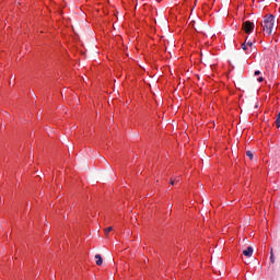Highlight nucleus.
<instances>
[{"label": "nucleus", "mask_w": 280, "mask_h": 280, "mask_svg": "<svg viewBox=\"0 0 280 280\" xmlns=\"http://www.w3.org/2000/svg\"><path fill=\"white\" fill-rule=\"evenodd\" d=\"M261 26L264 32H266V34L270 36L272 34V30H275V15H265Z\"/></svg>", "instance_id": "1"}, {"label": "nucleus", "mask_w": 280, "mask_h": 280, "mask_svg": "<svg viewBox=\"0 0 280 280\" xmlns=\"http://www.w3.org/2000/svg\"><path fill=\"white\" fill-rule=\"evenodd\" d=\"M242 30L245 32V34H253L255 30V23L245 21L243 22Z\"/></svg>", "instance_id": "2"}, {"label": "nucleus", "mask_w": 280, "mask_h": 280, "mask_svg": "<svg viewBox=\"0 0 280 280\" xmlns=\"http://www.w3.org/2000/svg\"><path fill=\"white\" fill-rule=\"evenodd\" d=\"M253 252H254L253 247L249 246L245 250H243V255L245 257H253Z\"/></svg>", "instance_id": "3"}, {"label": "nucleus", "mask_w": 280, "mask_h": 280, "mask_svg": "<svg viewBox=\"0 0 280 280\" xmlns=\"http://www.w3.org/2000/svg\"><path fill=\"white\" fill-rule=\"evenodd\" d=\"M94 258H95L96 266H102V264H104V259L102 258V255L96 254Z\"/></svg>", "instance_id": "4"}, {"label": "nucleus", "mask_w": 280, "mask_h": 280, "mask_svg": "<svg viewBox=\"0 0 280 280\" xmlns=\"http://www.w3.org/2000/svg\"><path fill=\"white\" fill-rule=\"evenodd\" d=\"M276 126H277V128H280V112H279L278 117L276 119Z\"/></svg>", "instance_id": "5"}, {"label": "nucleus", "mask_w": 280, "mask_h": 280, "mask_svg": "<svg viewBox=\"0 0 280 280\" xmlns=\"http://www.w3.org/2000/svg\"><path fill=\"white\" fill-rule=\"evenodd\" d=\"M242 50H243V51H248V46L246 45V42H244V43L242 44Z\"/></svg>", "instance_id": "6"}, {"label": "nucleus", "mask_w": 280, "mask_h": 280, "mask_svg": "<svg viewBox=\"0 0 280 280\" xmlns=\"http://www.w3.org/2000/svg\"><path fill=\"white\" fill-rule=\"evenodd\" d=\"M245 45L247 47H253V42L248 40V38L245 39Z\"/></svg>", "instance_id": "7"}, {"label": "nucleus", "mask_w": 280, "mask_h": 280, "mask_svg": "<svg viewBox=\"0 0 280 280\" xmlns=\"http://www.w3.org/2000/svg\"><path fill=\"white\" fill-rule=\"evenodd\" d=\"M246 155L248 156V159H250V161H253V151H247Z\"/></svg>", "instance_id": "8"}, {"label": "nucleus", "mask_w": 280, "mask_h": 280, "mask_svg": "<svg viewBox=\"0 0 280 280\" xmlns=\"http://www.w3.org/2000/svg\"><path fill=\"white\" fill-rule=\"evenodd\" d=\"M110 231H113V226L105 229V235H108V233H110Z\"/></svg>", "instance_id": "9"}, {"label": "nucleus", "mask_w": 280, "mask_h": 280, "mask_svg": "<svg viewBox=\"0 0 280 280\" xmlns=\"http://www.w3.org/2000/svg\"><path fill=\"white\" fill-rule=\"evenodd\" d=\"M270 262H271V264H275V254H271V256H270Z\"/></svg>", "instance_id": "10"}, {"label": "nucleus", "mask_w": 280, "mask_h": 280, "mask_svg": "<svg viewBox=\"0 0 280 280\" xmlns=\"http://www.w3.org/2000/svg\"><path fill=\"white\" fill-rule=\"evenodd\" d=\"M254 75H261V71L256 70V71L254 72Z\"/></svg>", "instance_id": "11"}, {"label": "nucleus", "mask_w": 280, "mask_h": 280, "mask_svg": "<svg viewBox=\"0 0 280 280\" xmlns=\"http://www.w3.org/2000/svg\"><path fill=\"white\" fill-rule=\"evenodd\" d=\"M177 182L178 180H176V178L175 179H171V185H176Z\"/></svg>", "instance_id": "12"}, {"label": "nucleus", "mask_w": 280, "mask_h": 280, "mask_svg": "<svg viewBox=\"0 0 280 280\" xmlns=\"http://www.w3.org/2000/svg\"><path fill=\"white\" fill-rule=\"evenodd\" d=\"M258 82H264V77H259Z\"/></svg>", "instance_id": "13"}, {"label": "nucleus", "mask_w": 280, "mask_h": 280, "mask_svg": "<svg viewBox=\"0 0 280 280\" xmlns=\"http://www.w3.org/2000/svg\"><path fill=\"white\" fill-rule=\"evenodd\" d=\"M272 255H275V249L273 248L270 249V256H272Z\"/></svg>", "instance_id": "14"}, {"label": "nucleus", "mask_w": 280, "mask_h": 280, "mask_svg": "<svg viewBox=\"0 0 280 280\" xmlns=\"http://www.w3.org/2000/svg\"><path fill=\"white\" fill-rule=\"evenodd\" d=\"M176 180H177L176 183H178L179 178H177Z\"/></svg>", "instance_id": "15"}]
</instances>
